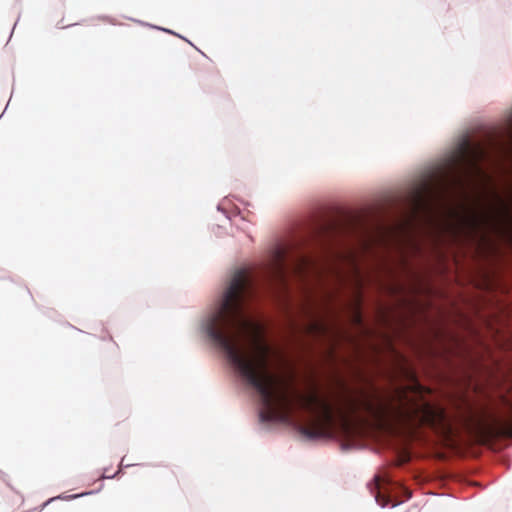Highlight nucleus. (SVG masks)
<instances>
[{
    "label": "nucleus",
    "instance_id": "20e7f679",
    "mask_svg": "<svg viewBox=\"0 0 512 512\" xmlns=\"http://www.w3.org/2000/svg\"><path fill=\"white\" fill-rule=\"evenodd\" d=\"M478 429L486 438H512V393L503 395L478 420Z\"/></svg>",
    "mask_w": 512,
    "mask_h": 512
},
{
    "label": "nucleus",
    "instance_id": "9b49d317",
    "mask_svg": "<svg viewBox=\"0 0 512 512\" xmlns=\"http://www.w3.org/2000/svg\"><path fill=\"white\" fill-rule=\"evenodd\" d=\"M300 259H301V260H303V261L299 264V266H300V267H307V266H309V265H310V264L306 261V260H308L309 258L302 257V258H300Z\"/></svg>",
    "mask_w": 512,
    "mask_h": 512
},
{
    "label": "nucleus",
    "instance_id": "f257e3e1",
    "mask_svg": "<svg viewBox=\"0 0 512 512\" xmlns=\"http://www.w3.org/2000/svg\"><path fill=\"white\" fill-rule=\"evenodd\" d=\"M490 152L512 153V138L487 121H476L472 131L459 133L440 156L404 182L353 208L320 204L300 224L273 233L272 256H343L365 246L385 217L403 230L425 225L450 235L462 225L473 226L464 203L466 187L485 180L478 161Z\"/></svg>",
    "mask_w": 512,
    "mask_h": 512
},
{
    "label": "nucleus",
    "instance_id": "39448f33",
    "mask_svg": "<svg viewBox=\"0 0 512 512\" xmlns=\"http://www.w3.org/2000/svg\"><path fill=\"white\" fill-rule=\"evenodd\" d=\"M383 481L384 480L380 476H375L373 482L369 485V488L371 493L375 495L377 503L382 507H386L391 500L389 496L381 491Z\"/></svg>",
    "mask_w": 512,
    "mask_h": 512
},
{
    "label": "nucleus",
    "instance_id": "7ed1b4c3",
    "mask_svg": "<svg viewBox=\"0 0 512 512\" xmlns=\"http://www.w3.org/2000/svg\"><path fill=\"white\" fill-rule=\"evenodd\" d=\"M397 404L379 397L377 394L362 393L360 397L345 399L341 413L356 414L364 412L381 428H407L428 426L439 436L448 440L453 437L454 429L445 411L426 401L409 398L403 392H397Z\"/></svg>",
    "mask_w": 512,
    "mask_h": 512
},
{
    "label": "nucleus",
    "instance_id": "423d86ee",
    "mask_svg": "<svg viewBox=\"0 0 512 512\" xmlns=\"http://www.w3.org/2000/svg\"><path fill=\"white\" fill-rule=\"evenodd\" d=\"M138 23H140L141 25H144V26H147L151 29H155V30H158V31H161V32H164V33H167V34H170L172 35V37H177V38H180L182 39L183 41H185L186 43H188L189 45H191L193 48H195L197 51H199L204 57H207L198 47L195 46V44L189 40L186 36L170 29V28H167V27H163V26H159V25H156V24H151V23H148V22H144V21H141V20H138L137 21Z\"/></svg>",
    "mask_w": 512,
    "mask_h": 512
},
{
    "label": "nucleus",
    "instance_id": "ddd939ff",
    "mask_svg": "<svg viewBox=\"0 0 512 512\" xmlns=\"http://www.w3.org/2000/svg\"><path fill=\"white\" fill-rule=\"evenodd\" d=\"M8 105H9V102L7 103V105H6L5 109H4V111H3V112H2V114L0 115V119H1V118H2V116L4 115V113H5V111H6L7 107H8Z\"/></svg>",
    "mask_w": 512,
    "mask_h": 512
},
{
    "label": "nucleus",
    "instance_id": "6e6552de",
    "mask_svg": "<svg viewBox=\"0 0 512 512\" xmlns=\"http://www.w3.org/2000/svg\"><path fill=\"white\" fill-rule=\"evenodd\" d=\"M314 329H316L319 333H328V328L322 323L315 324Z\"/></svg>",
    "mask_w": 512,
    "mask_h": 512
},
{
    "label": "nucleus",
    "instance_id": "2eb2a0df",
    "mask_svg": "<svg viewBox=\"0 0 512 512\" xmlns=\"http://www.w3.org/2000/svg\"><path fill=\"white\" fill-rule=\"evenodd\" d=\"M74 25H75V24H68V26H67V27H71V26H74Z\"/></svg>",
    "mask_w": 512,
    "mask_h": 512
},
{
    "label": "nucleus",
    "instance_id": "4468645a",
    "mask_svg": "<svg viewBox=\"0 0 512 512\" xmlns=\"http://www.w3.org/2000/svg\"><path fill=\"white\" fill-rule=\"evenodd\" d=\"M356 318H357V322H359V323H360V322H361V317H360V315L356 316Z\"/></svg>",
    "mask_w": 512,
    "mask_h": 512
},
{
    "label": "nucleus",
    "instance_id": "1a4fd4ad",
    "mask_svg": "<svg viewBox=\"0 0 512 512\" xmlns=\"http://www.w3.org/2000/svg\"><path fill=\"white\" fill-rule=\"evenodd\" d=\"M351 267L355 270V273H356V277H357V282L360 284V282L362 281L361 280V276H360V272L358 271V267L355 263H352L351 264Z\"/></svg>",
    "mask_w": 512,
    "mask_h": 512
},
{
    "label": "nucleus",
    "instance_id": "f8f14e48",
    "mask_svg": "<svg viewBox=\"0 0 512 512\" xmlns=\"http://www.w3.org/2000/svg\"><path fill=\"white\" fill-rule=\"evenodd\" d=\"M18 21H19V18H18V19H17V21L14 23V26H13V28H12V30H11V33H10V37L12 36L13 31H14V29H15V26H17Z\"/></svg>",
    "mask_w": 512,
    "mask_h": 512
},
{
    "label": "nucleus",
    "instance_id": "9d476101",
    "mask_svg": "<svg viewBox=\"0 0 512 512\" xmlns=\"http://www.w3.org/2000/svg\"><path fill=\"white\" fill-rule=\"evenodd\" d=\"M217 211L223 213L227 219H229L227 213L224 211V208L221 203L217 204L216 206Z\"/></svg>",
    "mask_w": 512,
    "mask_h": 512
},
{
    "label": "nucleus",
    "instance_id": "f03ea898",
    "mask_svg": "<svg viewBox=\"0 0 512 512\" xmlns=\"http://www.w3.org/2000/svg\"><path fill=\"white\" fill-rule=\"evenodd\" d=\"M251 295L249 271L236 270L219 307L205 323L209 338L225 351L241 377L260 395L262 421L288 422L298 407L311 415L306 423L298 425L302 435L309 439L328 435L335 421L333 406L316 390L292 393L289 383L271 372V348L263 338L262 327L244 315V302Z\"/></svg>",
    "mask_w": 512,
    "mask_h": 512
},
{
    "label": "nucleus",
    "instance_id": "0eeeda50",
    "mask_svg": "<svg viewBox=\"0 0 512 512\" xmlns=\"http://www.w3.org/2000/svg\"><path fill=\"white\" fill-rule=\"evenodd\" d=\"M489 123L497 126L500 130L504 131L509 137L512 138V108L504 114L501 121Z\"/></svg>",
    "mask_w": 512,
    "mask_h": 512
}]
</instances>
